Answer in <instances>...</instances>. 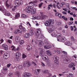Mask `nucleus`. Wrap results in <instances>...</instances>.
Segmentation results:
<instances>
[{
  "instance_id": "nucleus-1",
  "label": "nucleus",
  "mask_w": 77,
  "mask_h": 77,
  "mask_svg": "<svg viewBox=\"0 0 77 77\" xmlns=\"http://www.w3.org/2000/svg\"><path fill=\"white\" fill-rule=\"evenodd\" d=\"M26 12L29 14L31 13L32 15H35L36 13V11L35 8H33L32 6H29L27 7L25 9Z\"/></svg>"
},
{
  "instance_id": "nucleus-2",
  "label": "nucleus",
  "mask_w": 77,
  "mask_h": 77,
  "mask_svg": "<svg viewBox=\"0 0 77 77\" xmlns=\"http://www.w3.org/2000/svg\"><path fill=\"white\" fill-rule=\"evenodd\" d=\"M51 35L54 37L56 36V37L58 38L57 39L58 41H61V42L65 41V38H62V35L60 34H57L56 35V34L54 32H53L51 33Z\"/></svg>"
},
{
  "instance_id": "nucleus-3",
  "label": "nucleus",
  "mask_w": 77,
  "mask_h": 77,
  "mask_svg": "<svg viewBox=\"0 0 77 77\" xmlns=\"http://www.w3.org/2000/svg\"><path fill=\"white\" fill-rule=\"evenodd\" d=\"M54 20L53 19H49L46 22L45 25L46 26L50 27V26H53V24H54Z\"/></svg>"
},
{
  "instance_id": "nucleus-4",
  "label": "nucleus",
  "mask_w": 77,
  "mask_h": 77,
  "mask_svg": "<svg viewBox=\"0 0 77 77\" xmlns=\"http://www.w3.org/2000/svg\"><path fill=\"white\" fill-rule=\"evenodd\" d=\"M0 10L2 12L4 15L5 14V15H6V16H10V15H11V14L9 13V12L8 11L6 12V10H5V9L4 8V7L3 6L0 7Z\"/></svg>"
},
{
  "instance_id": "nucleus-5",
  "label": "nucleus",
  "mask_w": 77,
  "mask_h": 77,
  "mask_svg": "<svg viewBox=\"0 0 77 77\" xmlns=\"http://www.w3.org/2000/svg\"><path fill=\"white\" fill-rule=\"evenodd\" d=\"M23 1L22 0L19 1L18 0H16L14 1V4L15 5L17 6V7H19L20 5H23Z\"/></svg>"
},
{
  "instance_id": "nucleus-6",
  "label": "nucleus",
  "mask_w": 77,
  "mask_h": 77,
  "mask_svg": "<svg viewBox=\"0 0 77 77\" xmlns=\"http://www.w3.org/2000/svg\"><path fill=\"white\" fill-rule=\"evenodd\" d=\"M5 4L7 8L10 7V8H12L13 7V5L11 4V3L9 2V0H7Z\"/></svg>"
},
{
  "instance_id": "nucleus-7",
  "label": "nucleus",
  "mask_w": 77,
  "mask_h": 77,
  "mask_svg": "<svg viewBox=\"0 0 77 77\" xmlns=\"http://www.w3.org/2000/svg\"><path fill=\"white\" fill-rule=\"evenodd\" d=\"M42 59L43 60H48V61H50L49 58H48V56H47L46 55H42Z\"/></svg>"
},
{
  "instance_id": "nucleus-8",
  "label": "nucleus",
  "mask_w": 77,
  "mask_h": 77,
  "mask_svg": "<svg viewBox=\"0 0 77 77\" xmlns=\"http://www.w3.org/2000/svg\"><path fill=\"white\" fill-rule=\"evenodd\" d=\"M23 65L24 66H27V67H29L31 66V63L29 61H25L23 63Z\"/></svg>"
},
{
  "instance_id": "nucleus-9",
  "label": "nucleus",
  "mask_w": 77,
  "mask_h": 77,
  "mask_svg": "<svg viewBox=\"0 0 77 77\" xmlns=\"http://www.w3.org/2000/svg\"><path fill=\"white\" fill-rule=\"evenodd\" d=\"M16 58L17 61H19L20 60V57L21 56V54L20 52H17L15 54Z\"/></svg>"
},
{
  "instance_id": "nucleus-10",
  "label": "nucleus",
  "mask_w": 77,
  "mask_h": 77,
  "mask_svg": "<svg viewBox=\"0 0 77 77\" xmlns=\"http://www.w3.org/2000/svg\"><path fill=\"white\" fill-rule=\"evenodd\" d=\"M20 13H17L16 14L15 17H14L11 16V18H12L13 20H15V19H17L18 18L20 17Z\"/></svg>"
},
{
  "instance_id": "nucleus-11",
  "label": "nucleus",
  "mask_w": 77,
  "mask_h": 77,
  "mask_svg": "<svg viewBox=\"0 0 77 77\" xmlns=\"http://www.w3.org/2000/svg\"><path fill=\"white\" fill-rule=\"evenodd\" d=\"M41 29H38L36 30V35L38 36L41 35Z\"/></svg>"
},
{
  "instance_id": "nucleus-12",
  "label": "nucleus",
  "mask_w": 77,
  "mask_h": 77,
  "mask_svg": "<svg viewBox=\"0 0 77 77\" xmlns=\"http://www.w3.org/2000/svg\"><path fill=\"white\" fill-rule=\"evenodd\" d=\"M37 2V1H31L29 3V4L30 5L31 4L32 6H37V5H36V4L35 3H36Z\"/></svg>"
},
{
  "instance_id": "nucleus-13",
  "label": "nucleus",
  "mask_w": 77,
  "mask_h": 77,
  "mask_svg": "<svg viewBox=\"0 0 77 77\" xmlns=\"http://www.w3.org/2000/svg\"><path fill=\"white\" fill-rule=\"evenodd\" d=\"M58 57L57 56H55L54 58V62L55 63L57 64V63H59V61H58Z\"/></svg>"
},
{
  "instance_id": "nucleus-14",
  "label": "nucleus",
  "mask_w": 77,
  "mask_h": 77,
  "mask_svg": "<svg viewBox=\"0 0 77 77\" xmlns=\"http://www.w3.org/2000/svg\"><path fill=\"white\" fill-rule=\"evenodd\" d=\"M9 54H8L7 53H5L3 55V58L4 59H8V58H9Z\"/></svg>"
},
{
  "instance_id": "nucleus-15",
  "label": "nucleus",
  "mask_w": 77,
  "mask_h": 77,
  "mask_svg": "<svg viewBox=\"0 0 77 77\" xmlns=\"http://www.w3.org/2000/svg\"><path fill=\"white\" fill-rule=\"evenodd\" d=\"M75 66V63H71L68 65V67L69 68H72L73 66Z\"/></svg>"
},
{
  "instance_id": "nucleus-16",
  "label": "nucleus",
  "mask_w": 77,
  "mask_h": 77,
  "mask_svg": "<svg viewBox=\"0 0 77 77\" xmlns=\"http://www.w3.org/2000/svg\"><path fill=\"white\" fill-rule=\"evenodd\" d=\"M64 43L66 45H71L72 44V43L69 41H65Z\"/></svg>"
},
{
  "instance_id": "nucleus-17",
  "label": "nucleus",
  "mask_w": 77,
  "mask_h": 77,
  "mask_svg": "<svg viewBox=\"0 0 77 77\" xmlns=\"http://www.w3.org/2000/svg\"><path fill=\"white\" fill-rule=\"evenodd\" d=\"M40 13L42 16V20H45V19H46L47 18V16L43 14V12H40Z\"/></svg>"
},
{
  "instance_id": "nucleus-18",
  "label": "nucleus",
  "mask_w": 77,
  "mask_h": 77,
  "mask_svg": "<svg viewBox=\"0 0 77 77\" xmlns=\"http://www.w3.org/2000/svg\"><path fill=\"white\" fill-rule=\"evenodd\" d=\"M2 47L4 48L5 50H8V46L5 44H3L2 45Z\"/></svg>"
},
{
  "instance_id": "nucleus-19",
  "label": "nucleus",
  "mask_w": 77,
  "mask_h": 77,
  "mask_svg": "<svg viewBox=\"0 0 77 77\" xmlns=\"http://www.w3.org/2000/svg\"><path fill=\"white\" fill-rule=\"evenodd\" d=\"M32 20H32V22L34 23H38V21H37V19H36V17H32Z\"/></svg>"
},
{
  "instance_id": "nucleus-20",
  "label": "nucleus",
  "mask_w": 77,
  "mask_h": 77,
  "mask_svg": "<svg viewBox=\"0 0 77 77\" xmlns=\"http://www.w3.org/2000/svg\"><path fill=\"white\" fill-rule=\"evenodd\" d=\"M44 45V43H43L42 41H39V44L38 45L39 46V47H42V46H43Z\"/></svg>"
},
{
  "instance_id": "nucleus-21",
  "label": "nucleus",
  "mask_w": 77,
  "mask_h": 77,
  "mask_svg": "<svg viewBox=\"0 0 77 77\" xmlns=\"http://www.w3.org/2000/svg\"><path fill=\"white\" fill-rule=\"evenodd\" d=\"M30 35L28 33H26L23 35V37L24 38H29Z\"/></svg>"
},
{
  "instance_id": "nucleus-22",
  "label": "nucleus",
  "mask_w": 77,
  "mask_h": 77,
  "mask_svg": "<svg viewBox=\"0 0 77 77\" xmlns=\"http://www.w3.org/2000/svg\"><path fill=\"white\" fill-rule=\"evenodd\" d=\"M15 41L16 42L18 43L20 41V37H16L15 38Z\"/></svg>"
},
{
  "instance_id": "nucleus-23",
  "label": "nucleus",
  "mask_w": 77,
  "mask_h": 77,
  "mask_svg": "<svg viewBox=\"0 0 77 77\" xmlns=\"http://www.w3.org/2000/svg\"><path fill=\"white\" fill-rule=\"evenodd\" d=\"M11 47L12 48V50H13V51H18V48H16L15 47L14 45H12Z\"/></svg>"
},
{
  "instance_id": "nucleus-24",
  "label": "nucleus",
  "mask_w": 77,
  "mask_h": 77,
  "mask_svg": "<svg viewBox=\"0 0 77 77\" xmlns=\"http://www.w3.org/2000/svg\"><path fill=\"white\" fill-rule=\"evenodd\" d=\"M51 47V45H46L44 46V48L45 49H49Z\"/></svg>"
},
{
  "instance_id": "nucleus-25",
  "label": "nucleus",
  "mask_w": 77,
  "mask_h": 77,
  "mask_svg": "<svg viewBox=\"0 0 77 77\" xmlns=\"http://www.w3.org/2000/svg\"><path fill=\"white\" fill-rule=\"evenodd\" d=\"M32 45H28L27 46V50H28V51H29L30 50H31V49H32Z\"/></svg>"
},
{
  "instance_id": "nucleus-26",
  "label": "nucleus",
  "mask_w": 77,
  "mask_h": 77,
  "mask_svg": "<svg viewBox=\"0 0 77 77\" xmlns=\"http://www.w3.org/2000/svg\"><path fill=\"white\" fill-rule=\"evenodd\" d=\"M21 17L22 18H27V16L26 14H22L21 15Z\"/></svg>"
},
{
  "instance_id": "nucleus-27",
  "label": "nucleus",
  "mask_w": 77,
  "mask_h": 77,
  "mask_svg": "<svg viewBox=\"0 0 77 77\" xmlns=\"http://www.w3.org/2000/svg\"><path fill=\"white\" fill-rule=\"evenodd\" d=\"M46 53L48 54V56H51L52 55L50 51H46Z\"/></svg>"
},
{
  "instance_id": "nucleus-28",
  "label": "nucleus",
  "mask_w": 77,
  "mask_h": 77,
  "mask_svg": "<svg viewBox=\"0 0 77 77\" xmlns=\"http://www.w3.org/2000/svg\"><path fill=\"white\" fill-rule=\"evenodd\" d=\"M40 71V69L35 70V74H36V75H37V74H38Z\"/></svg>"
},
{
  "instance_id": "nucleus-29",
  "label": "nucleus",
  "mask_w": 77,
  "mask_h": 77,
  "mask_svg": "<svg viewBox=\"0 0 77 77\" xmlns=\"http://www.w3.org/2000/svg\"><path fill=\"white\" fill-rule=\"evenodd\" d=\"M24 43V41L23 40H20L19 42V44L20 45H22Z\"/></svg>"
},
{
  "instance_id": "nucleus-30",
  "label": "nucleus",
  "mask_w": 77,
  "mask_h": 77,
  "mask_svg": "<svg viewBox=\"0 0 77 77\" xmlns=\"http://www.w3.org/2000/svg\"><path fill=\"white\" fill-rule=\"evenodd\" d=\"M39 50L40 51V53L41 54H42V53H43L44 51V49L42 48H39Z\"/></svg>"
},
{
  "instance_id": "nucleus-31",
  "label": "nucleus",
  "mask_w": 77,
  "mask_h": 77,
  "mask_svg": "<svg viewBox=\"0 0 77 77\" xmlns=\"http://www.w3.org/2000/svg\"><path fill=\"white\" fill-rule=\"evenodd\" d=\"M43 73L44 74H48L49 72V71L48 70L43 71Z\"/></svg>"
},
{
  "instance_id": "nucleus-32",
  "label": "nucleus",
  "mask_w": 77,
  "mask_h": 77,
  "mask_svg": "<svg viewBox=\"0 0 77 77\" xmlns=\"http://www.w3.org/2000/svg\"><path fill=\"white\" fill-rule=\"evenodd\" d=\"M66 3L65 2H61L60 4V7H62L63 5H66Z\"/></svg>"
},
{
  "instance_id": "nucleus-33",
  "label": "nucleus",
  "mask_w": 77,
  "mask_h": 77,
  "mask_svg": "<svg viewBox=\"0 0 77 77\" xmlns=\"http://www.w3.org/2000/svg\"><path fill=\"white\" fill-rule=\"evenodd\" d=\"M17 31L18 32V33H22L23 30L21 29H17Z\"/></svg>"
},
{
  "instance_id": "nucleus-34",
  "label": "nucleus",
  "mask_w": 77,
  "mask_h": 77,
  "mask_svg": "<svg viewBox=\"0 0 77 77\" xmlns=\"http://www.w3.org/2000/svg\"><path fill=\"white\" fill-rule=\"evenodd\" d=\"M32 74L30 73H27V77H30L32 75Z\"/></svg>"
},
{
  "instance_id": "nucleus-35",
  "label": "nucleus",
  "mask_w": 77,
  "mask_h": 77,
  "mask_svg": "<svg viewBox=\"0 0 77 77\" xmlns=\"http://www.w3.org/2000/svg\"><path fill=\"white\" fill-rule=\"evenodd\" d=\"M61 52H62V51H61L60 49H57V53H58L60 54V53H61Z\"/></svg>"
},
{
  "instance_id": "nucleus-36",
  "label": "nucleus",
  "mask_w": 77,
  "mask_h": 77,
  "mask_svg": "<svg viewBox=\"0 0 77 77\" xmlns=\"http://www.w3.org/2000/svg\"><path fill=\"white\" fill-rule=\"evenodd\" d=\"M14 32L15 33V34H17V33H18V29L14 30Z\"/></svg>"
},
{
  "instance_id": "nucleus-37",
  "label": "nucleus",
  "mask_w": 77,
  "mask_h": 77,
  "mask_svg": "<svg viewBox=\"0 0 77 77\" xmlns=\"http://www.w3.org/2000/svg\"><path fill=\"white\" fill-rule=\"evenodd\" d=\"M27 72H26L25 73L23 74V77H27Z\"/></svg>"
},
{
  "instance_id": "nucleus-38",
  "label": "nucleus",
  "mask_w": 77,
  "mask_h": 77,
  "mask_svg": "<svg viewBox=\"0 0 77 77\" xmlns=\"http://www.w3.org/2000/svg\"><path fill=\"white\" fill-rule=\"evenodd\" d=\"M53 30H54L53 28H52V29L50 28L49 29L48 32L49 33H51V32H52L53 31Z\"/></svg>"
},
{
  "instance_id": "nucleus-39",
  "label": "nucleus",
  "mask_w": 77,
  "mask_h": 77,
  "mask_svg": "<svg viewBox=\"0 0 77 77\" xmlns=\"http://www.w3.org/2000/svg\"><path fill=\"white\" fill-rule=\"evenodd\" d=\"M71 39L72 41L74 42L75 41V39L74 38V37H73V36L71 37Z\"/></svg>"
},
{
  "instance_id": "nucleus-40",
  "label": "nucleus",
  "mask_w": 77,
  "mask_h": 77,
  "mask_svg": "<svg viewBox=\"0 0 77 77\" xmlns=\"http://www.w3.org/2000/svg\"><path fill=\"white\" fill-rule=\"evenodd\" d=\"M15 75L17 76H19L20 75V72L18 71L16 72Z\"/></svg>"
},
{
  "instance_id": "nucleus-41",
  "label": "nucleus",
  "mask_w": 77,
  "mask_h": 77,
  "mask_svg": "<svg viewBox=\"0 0 77 77\" xmlns=\"http://www.w3.org/2000/svg\"><path fill=\"white\" fill-rule=\"evenodd\" d=\"M50 7L52 8V5L50 4L48 5V10H50Z\"/></svg>"
},
{
  "instance_id": "nucleus-42",
  "label": "nucleus",
  "mask_w": 77,
  "mask_h": 77,
  "mask_svg": "<svg viewBox=\"0 0 77 77\" xmlns=\"http://www.w3.org/2000/svg\"><path fill=\"white\" fill-rule=\"evenodd\" d=\"M43 5V3L42 2L40 4L38 5V7L39 8H41L42 5Z\"/></svg>"
},
{
  "instance_id": "nucleus-43",
  "label": "nucleus",
  "mask_w": 77,
  "mask_h": 77,
  "mask_svg": "<svg viewBox=\"0 0 77 77\" xmlns=\"http://www.w3.org/2000/svg\"><path fill=\"white\" fill-rule=\"evenodd\" d=\"M41 63L42 66L43 67H45V64H44V63L42 62Z\"/></svg>"
},
{
  "instance_id": "nucleus-44",
  "label": "nucleus",
  "mask_w": 77,
  "mask_h": 77,
  "mask_svg": "<svg viewBox=\"0 0 77 77\" xmlns=\"http://www.w3.org/2000/svg\"><path fill=\"white\" fill-rule=\"evenodd\" d=\"M3 69L4 71H7L8 70V68L6 67H3Z\"/></svg>"
},
{
  "instance_id": "nucleus-45",
  "label": "nucleus",
  "mask_w": 77,
  "mask_h": 77,
  "mask_svg": "<svg viewBox=\"0 0 77 77\" xmlns=\"http://www.w3.org/2000/svg\"><path fill=\"white\" fill-rule=\"evenodd\" d=\"M8 75L9 77H12L13 75V74L12 73H10L8 74Z\"/></svg>"
},
{
  "instance_id": "nucleus-46",
  "label": "nucleus",
  "mask_w": 77,
  "mask_h": 77,
  "mask_svg": "<svg viewBox=\"0 0 77 77\" xmlns=\"http://www.w3.org/2000/svg\"><path fill=\"white\" fill-rule=\"evenodd\" d=\"M33 31L32 30H31L30 31V33H29L30 35H32L33 34Z\"/></svg>"
},
{
  "instance_id": "nucleus-47",
  "label": "nucleus",
  "mask_w": 77,
  "mask_h": 77,
  "mask_svg": "<svg viewBox=\"0 0 77 77\" xmlns=\"http://www.w3.org/2000/svg\"><path fill=\"white\" fill-rule=\"evenodd\" d=\"M62 18L63 19H64V20H67V18L66 17H65V16H62Z\"/></svg>"
},
{
  "instance_id": "nucleus-48",
  "label": "nucleus",
  "mask_w": 77,
  "mask_h": 77,
  "mask_svg": "<svg viewBox=\"0 0 77 77\" xmlns=\"http://www.w3.org/2000/svg\"><path fill=\"white\" fill-rule=\"evenodd\" d=\"M27 56H26V55L24 54H23L22 56L23 58H26Z\"/></svg>"
},
{
  "instance_id": "nucleus-49",
  "label": "nucleus",
  "mask_w": 77,
  "mask_h": 77,
  "mask_svg": "<svg viewBox=\"0 0 77 77\" xmlns=\"http://www.w3.org/2000/svg\"><path fill=\"white\" fill-rule=\"evenodd\" d=\"M8 42H9V44H12V41L11 40L8 39Z\"/></svg>"
},
{
  "instance_id": "nucleus-50",
  "label": "nucleus",
  "mask_w": 77,
  "mask_h": 77,
  "mask_svg": "<svg viewBox=\"0 0 77 77\" xmlns=\"http://www.w3.org/2000/svg\"><path fill=\"white\" fill-rule=\"evenodd\" d=\"M66 6L67 7L69 8V4L68 3H66Z\"/></svg>"
},
{
  "instance_id": "nucleus-51",
  "label": "nucleus",
  "mask_w": 77,
  "mask_h": 77,
  "mask_svg": "<svg viewBox=\"0 0 77 77\" xmlns=\"http://www.w3.org/2000/svg\"><path fill=\"white\" fill-rule=\"evenodd\" d=\"M58 16L60 18H61L62 17V15H61V14L59 13V14H58Z\"/></svg>"
},
{
  "instance_id": "nucleus-52",
  "label": "nucleus",
  "mask_w": 77,
  "mask_h": 77,
  "mask_svg": "<svg viewBox=\"0 0 77 77\" xmlns=\"http://www.w3.org/2000/svg\"><path fill=\"white\" fill-rule=\"evenodd\" d=\"M19 27L20 28L19 29H23V26L22 25H20L19 26Z\"/></svg>"
},
{
  "instance_id": "nucleus-53",
  "label": "nucleus",
  "mask_w": 77,
  "mask_h": 77,
  "mask_svg": "<svg viewBox=\"0 0 77 77\" xmlns=\"http://www.w3.org/2000/svg\"><path fill=\"white\" fill-rule=\"evenodd\" d=\"M3 42H4V40L3 39L0 40V44H2Z\"/></svg>"
},
{
  "instance_id": "nucleus-54",
  "label": "nucleus",
  "mask_w": 77,
  "mask_h": 77,
  "mask_svg": "<svg viewBox=\"0 0 77 77\" xmlns=\"http://www.w3.org/2000/svg\"><path fill=\"white\" fill-rule=\"evenodd\" d=\"M54 2H55V3H56L57 5H59V2H58L57 1V2L56 1L54 0Z\"/></svg>"
},
{
  "instance_id": "nucleus-55",
  "label": "nucleus",
  "mask_w": 77,
  "mask_h": 77,
  "mask_svg": "<svg viewBox=\"0 0 77 77\" xmlns=\"http://www.w3.org/2000/svg\"><path fill=\"white\" fill-rule=\"evenodd\" d=\"M11 64L9 63L7 65V66L8 67V68H9V67H10V66H11Z\"/></svg>"
},
{
  "instance_id": "nucleus-56",
  "label": "nucleus",
  "mask_w": 77,
  "mask_h": 77,
  "mask_svg": "<svg viewBox=\"0 0 77 77\" xmlns=\"http://www.w3.org/2000/svg\"><path fill=\"white\" fill-rule=\"evenodd\" d=\"M32 63L35 66H36V63H35V62L33 61L32 62Z\"/></svg>"
},
{
  "instance_id": "nucleus-57",
  "label": "nucleus",
  "mask_w": 77,
  "mask_h": 77,
  "mask_svg": "<svg viewBox=\"0 0 77 77\" xmlns=\"http://www.w3.org/2000/svg\"><path fill=\"white\" fill-rule=\"evenodd\" d=\"M23 32H25L26 31V29L25 28H23Z\"/></svg>"
},
{
  "instance_id": "nucleus-58",
  "label": "nucleus",
  "mask_w": 77,
  "mask_h": 77,
  "mask_svg": "<svg viewBox=\"0 0 77 77\" xmlns=\"http://www.w3.org/2000/svg\"><path fill=\"white\" fill-rule=\"evenodd\" d=\"M70 29L71 31H73V30H74V28L72 26H70Z\"/></svg>"
},
{
  "instance_id": "nucleus-59",
  "label": "nucleus",
  "mask_w": 77,
  "mask_h": 77,
  "mask_svg": "<svg viewBox=\"0 0 77 77\" xmlns=\"http://www.w3.org/2000/svg\"><path fill=\"white\" fill-rule=\"evenodd\" d=\"M57 52V50H55L53 52V53H56Z\"/></svg>"
},
{
  "instance_id": "nucleus-60",
  "label": "nucleus",
  "mask_w": 77,
  "mask_h": 77,
  "mask_svg": "<svg viewBox=\"0 0 77 77\" xmlns=\"http://www.w3.org/2000/svg\"><path fill=\"white\" fill-rule=\"evenodd\" d=\"M73 27L75 28V29L74 30V32H76V31H77V28L76 27H75V26H73Z\"/></svg>"
},
{
  "instance_id": "nucleus-61",
  "label": "nucleus",
  "mask_w": 77,
  "mask_h": 77,
  "mask_svg": "<svg viewBox=\"0 0 77 77\" xmlns=\"http://www.w3.org/2000/svg\"><path fill=\"white\" fill-rule=\"evenodd\" d=\"M59 14V12H56L55 13V15H56V16H58Z\"/></svg>"
},
{
  "instance_id": "nucleus-62",
  "label": "nucleus",
  "mask_w": 77,
  "mask_h": 77,
  "mask_svg": "<svg viewBox=\"0 0 77 77\" xmlns=\"http://www.w3.org/2000/svg\"><path fill=\"white\" fill-rule=\"evenodd\" d=\"M62 14L64 15H67V13H66V12L64 11H63L62 12Z\"/></svg>"
},
{
  "instance_id": "nucleus-63",
  "label": "nucleus",
  "mask_w": 77,
  "mask_h": 77,
  "mask_svg": "<svg viewBox=\"0 0 77 77\" xmlns=\"http://www.w3.org/2000/svg\"><path fill=\"white\" fill-rule=\"evenodd\" d=\"M72 24H73V22L72 21L69 23V25H71Z\"/></svg>"
},
{
  "instance_id": "nucleus-64",
  "label": "nucleus",
  "mask_w": 77,
  "mask_h": 77,
  "mask_svg": "<svg viewBox=\"0 0 77 77\" xmlns=\"http://www.w3.org/2000/svg\"><path fill=\"white\" fill-rule=\"evenodd\" d=\"M4 53V51H0V54H3V53Z\"/></svg>"
}]
</instances>
